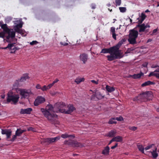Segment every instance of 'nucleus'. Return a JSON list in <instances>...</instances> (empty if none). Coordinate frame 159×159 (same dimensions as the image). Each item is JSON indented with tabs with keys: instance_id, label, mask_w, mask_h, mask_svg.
<instances>
[{
	"instance_id": "nucleus-26",
	"label": "nucleus",
	"mask_w": 159,
	"mask_h": 159,
	"mask_svg": "<svg viewBox=\"0 0 159 159\" xmlns=\"http://www.w3.org/2000/svg\"><path fill=\"white\" fill-rule=\"evenodd\" d=\"M114 141L116 142H121L122 141L123 139L122 137L120 136H117L113 138Z\"/></svg>"
},
{
	"instance_id": "nucleus-53",
	"label": "nucleus",
	"mask_w": 159,
	"mask_h": 159,
	"mask_svg": "<svg viewBox=\"0 0 159 159\" xmlns=\"http://www.w3.org/2000/svg\"><path fill=\"white\" fill-rule=\"evenodd\" d=\"M41 85L39 84H37L36 86V88L37 89H41Z\"/></svg>"
},
{
	"instance_id": "nucleus-62",
	"label": "nucleus",
	"mask_w": 159,
	"mask_h": 159,
	"mask_svg": "<svg viewBox=\"0 0 159 159\" xmlns=\"http://www.w3.org/2000/svg\"><path fill=\"white\" fill-rule=\"evenodd\" d=\"M68 141L66 140L64 141V143L65 144L68 145Z\"/></svg>"
},
{
	"instance_id": "nucleus-51",
	"label": "nucleus",
	"mask_w": 159,
	"mask_h": 159,
	"mask_svg": "<svg viewBox=\"0 0 159 159\" xmlns=\"http://www.w3.org/2000/svg\"><path fill=\"white\" fill-rule=\"evenodd\" d=\"M53 85V84L52 83L48 85L47 86L48 89H50Z\"/></svg>"
},
{
	"instance_id": "nucleus-10",
	"label": "nucleus",
	"mask_w": 159,
	"mask_h": 159,
	"mask_svg": "<svg viewBox=\"0 0 159 159\" xmlns=\"http://www.w3.org/2000/svg\"><path fill=\"white\" fill-rule=\"evenodd\" d=\"M65 109L64 111H63L64 112V113L70 114L75 110L76 109L72 105L69 104L67 106L66 105V108Z\"/></svg>"
},
{
	"instance_id": "nucleus-48",
	"label": "nucleus",
	"mask_w": 159,
	"mask_h": 159,
	"mask_svg": "<svg viewBox=\"0 0 159 159\" xmlns=\"http://www.w3.org/2000/svg\"><path fill=\"white\" fill-rule=\"evenodd\" d=\"M28 131H32L33 132L35 131V129L34 128H32V127H29V128H28Z\"/></svg>"
},
{
	"instance_id": "nucleus-28",
	"label": "nucleus",
	"mask_w": 159,
	"mask_h": 159,
	"mask_svg": "<svg viewBox=\"0 0 159 159\" xmlns=\"http://www.w3.org/2000/svg\"><path fill=\"white\" fill-rule=\"evenodd\" d=\"M44 142L47 144L48 145L50 143H53L52 138H49L44 139Z\"/></svg>"
},
{
	"instance_id": "nucleus-39",
	"label": "nucleus",
	"mask_w": 159,
	"mask_h": 159,
	"mask_svg": "<svg viewBox=\"0 0 159 159\" xmlns=\"http://www.w3.org/2000/svg\"><path fill=\"white\" fill-rule=\"evenodd\" d=\"M119 9L120 11L122 12H124L126 11V8L125 7H120Z\"/></svg>"
},
{
	"instance_id": "nucleus-5",
	"label": "nucleus",
	"mask_w": 159,
	"mask_h": 159,
	"mask_svg": "<svg viewBox=\"0 0 159 159\" xmlns=\"http://www.w3.org/2000/svg\"><path fill=\"white\" fill-rule=\"evenodd\" d=\"M138 32L134 29L131 30L129 31L128 41L130 44H134L137 43L136 39L138 37Z\"/></svg>"
},
{
	"instance_id": "nucleus-64",
	"label": "nucleus",
	"mask_w": 159,
	"mask_h": 159,
	"mask_svg": "<svg viewBox=\"0 0 159 159\" xmlns=\"http://www.w3.org/2000/svg\"><path fill=\"white\" fill-rule=\"evenodd\" d=\"M1 98L2 99L4 98L5 97V95H2L1 96Z\"/></svg>"
},
{
	"instance_id": "nucleus-55",
	"label": "nucleus",
	"mask_w": 159,
	"mask_h": 159,
	"mask_svg": "<svg viewBox=\"0 0 159 159\" xmlns=\"http://www.w3.org/2000/svg\"><path fill=\"white\" fill-rule=\"evenodd\" d=\"M60 44L62 45H63V46H67L68 45V43H63L62 42H60Z\"/></svg>"
},
{
	"instance_id": "nucleus-32",
	"label": "nucleus",
	"mask_w": 159,
	"mask_h": 159,
	"mask_svg": "<svg viewBox=\"0 0 159 159\" xmlns=\"http://www.w3.org/2000/svg\"><path fill=\"white\" fill-rule=\"evenodd\" d=\"M84 78H78L75 80V82H76L77 84H79L81 82L84 81Z\"/></svg>"
},
{
	"instance_id": "nucleus-31",
	"label": "nucleus",
	"mask_w": 159,
	"mask_h": 159,
	"mask_svg": "<svg viewBox=\"0 0 159 159\" xmlns=\"http://www.w3.org/2000/svg\"><path fill=\"white\" fill-rule=\"evenodd\" d=\"M15 44V43H10L8 45L7 47H2L1 48V49H5L7 48H8L9 49H11V48H13L14 47V44Z\"/></svg>"
},
{
	"instance_id": "nucleus-16",
	"label": "nucleus",
	"mask_w": 159,
	"mask_h": 159,
	"mask_svg": "<svg viewBox=\"0 0 159 159\" xmlns=\"http://www.w3.org/2000/svg\"><path fill=\"white\" fill-rule=\"evenodd\" d=\"M146 17L147 16L144 13L142 12L141 14V15L139 16V17L137 19L138 20V24H142Z\"/></svg>"
},
{
	"instance_id": "nucleus-37",
	"label": "nucleus",
	"mask_w": 159,
	"mask_h": 159,
	"mask_svg": "<svg viewBox=\"0 0 159 159\" xmlns=\"http://www.w3.org/2000/svg\"><path fill=\"white\" fill-rule=\"evenodd\" d=\"M15 31H14L15 32H17L18 33L21 34L22 33V30L19 29V28H16L15 27L14 28Z\"/></svg>"
},
{
	"instance_id": "nucleus-63",
	"label": "nucleus",
	"mask_w": 159,
	"mask_h": 159,
	"mask_svg": "<svg viewBox=\"0 0 159 159\" xmlns=\"http://www.w3.org/2000/svg\"><path fill=\"white\" fill-rule=\"evenodd\" d=\"M152 39H149L148 40L147 43H148V42H151L152 41Z\"/></svg>"
},
{
	"instance_id": "nucleus-61",
	"label": "nucleus",
	"mask_w": 159,
	"mask_h": 159,
	"mask_svg": "<svg viewBox=\"0 0 159 159\" xmlns=\"http://www.w3.org/2000/svg\"><path fill=\"white\" fill-rule=\"evenodd\" d=\"M114 141V140H113V138L110 141L108 145H110L112 142Z\"/></svg>"
},
{
	"instance_id": "nucleus-33",
	"label": "nucleus",
	"mask_w": 159,
	"mask_h": 159,
	"mask_svg": "<svg viewBox=\"0 0 159 159\" xmlns=\"http://www.w3.org/2000/svg\"><path fill=\"white\" fill-rule=\"evenodd\" d=\"M156 72H159V68H158L157 69L155 70L153 72H150V73L148 75V76L149 77H150L151 76H155V77H156V75H153V74H159V73H156Z\"/></svg>"
},
{
	"instance_id": "nucleus-24",
	"label": "nucleus",
	"mask_w": 159,
	"mask_h": 159,
	"mask_svg": "<svg viewBox=\"0 0 159 159\" xmlns=\"http://www.w3.org/2000/svg\"><path fill=\"white\" fill-rule=\"evenodd\" d=\"M61 137L63 138H71L72 139H73L75 138V135H68L67 134H62Z\"/></svg>"
},
{
	"instance_id": "nucleus-27",
	"label": "nucleus",
	"mask_w": 159,
	"mask_h": 159,
	"mask_svg": "<svg viewBox=\"0 0 159 159\" xmlns=\"http://www.w3.org/2000/svg\"><path fill=\"white\" fill-rule=\"evenodd\" d=\"M111 32L112 33V37L115 40H116V35L115 33V28L114 27H111Z\"/></svg>"
},
{
	"instance_id": "nucleus-1",
	"label": "nucleus",
	"mask_w": 159,
	"mask_h": 159,
	"mask_svg": "<svg viewBox=\"0 0 159 159\" xmlns=\"http://www.w3.org/2000/svg\"><path fill=\"white\" fill-rule=\"evenodd\" d=\"M54 108L52 105H48L45 109L42 108L41 111L50 123L56 125H59V122L57 120V116L53 113Z\"/></svg>"
},
{
	"instance_id": "nucleus-25",
	"label": "nucleus",
	"mask_w": 159,
	"mask_h": 159,
	"mask_svg": "<svg viewBox=\"0 0 159 159\" xmlns=\"http://www.w3.org/2000/svg\"><path fill=\"white\" fill-rule=\"evenodd\" d=\"M154 84L155 83L154 82L148 80L142 84L141 86L143 87L148 85Z\"/></svg>"
},
{
	"instance_id": "nucleus-50",
	"label": "nucleus",
	"mask_w": 159,
	"mask_h": 159,
	"mask_svg": "<svg viewBox=\"0 0 159 159\" xmlns=\"http://www.w3.org/2000/svg\"><path fill=\"white\" fill-rule=\"evenodd\" d=\"M73 140H70V141H68V145H73Z\"/></svg>"
},
{
	"instance_id": "nucleus-52",
	"label": "nucleus",
	"mask_w": 159,
	"mask_h": 159,
	"mask_svg": "<svg viewBox=\"0 0 159 159\" xmlns=\"http://www.w3.org/2000/svg\"><path fill=\"white\" fill-rule=\"evenodd\" d=\"M148 64V62H145V63H143L142 64V66H143L144 67H146L147 68Z\"/></svg>"
},
{
	"instance_id": "nucleus-6",
	"label": "nucleus",
	"mask_w": 159,
	"mask_h": 159,
	"mask_svg": "<svg viewBox=\"0 0 159 159\" xmlns=\"http://www.w3.org/2000/svg\"><path fill=\"white\" fill-rule=\"evenodd\" d=\"M19 98L18 95H14L12 91H9L7 93V103L12 102L11 104H16L18 102Z\"/></svg>"
},
{
	"instance_id": "nucleus-15",
	"label": "nucleus",
	"mask_w": 159,
	"mask_h": 159,
	"mask_svg": "<svg viewBox=\"0 0 159 159\" xmlns=\"http://www.w3.org/2000/svg\"><path fill=\"white\" fill-rule=\"evenodd\" d=\"M80 60L82 61L84 64H85L88 59V55L85 53L81 54L80 56Z\"/></svg>"
},
{
	"instance_id": "nucleus-49",
	"label": "nucleus",
	"mask_w": 159,
	"mask_h": 159,
	"mask_svg": "<svg viewBox=\"0 0 159 159\" xmlns=\"http://www.w3.org/2000/svg\"><path fill=\"white\" fill-rule=\"evenodd\" d=\"M116 119L118 121H121L123 120V118L121 116L116 117Z\"/></svg>"
},
{
	"instance_id": "nucleus-23",
	"label": "nucleus",
	"mask_w": 159,
	"mask_h": 159,
	"mask_svg": "<svg viewBox=\"0 0 159 159\" xmlns=\"http://www.w3.org/2000/svg\"><path fill=\"white\" fill-rule=\"evenodd\" d=\"M116 133V130H112L109 132L107 136L109 137H114Z\"/></svg>"
},
{
	"instance_id": "nucleus-34",
	"label": "nucleus",
	"mask_w": 159,
	"mask_h": 159,
	"mask_svg": "<svg viewBox=\"0 0 159 159\" xmlns=\"http://www.w3.org/2000/svg\"><path fill=\"white\" fill-rule=\"evenodd\" d=\"M138 149L142 153H144V148L141 145H137Z\"/></svg>"
},
{
	"instance_id": "nucleus-19",
	"label": "nucleus",
	"mask_w": 159,
	"mask_h": 159,
	"mask_svg": "<svg viewBox=\"0 0 159 159\" xmlns=\"http://www.w3.org/2000/svg\"><path fill=\"white\" fill-rule=\"evenodd\" d=\"M109 147L108 146H107L102 150V153L106 156L108 155H109Z\"/></svg>"
},
{
	"instance_id": "nucleus-3",
	"label": "nucleus",
	"mask_w": 159,
	"mask_h": 159,
	"mask_svg": "<svg viewBox=\"0 0 159 159\" xmlns=\"http://www.w3.org/2000/svg\"><path fill=\"white\" fill-rule=\"evenodd\" d=\"M1 28L3 29V31L0 32V37L4 38L5 37V34H7L8 35L6 36L7 40L6 41L10 42L8 40L10 38L13 39L15 37V32L13 29H10L8 28L6 24H2Z\"/></svg>"
},
{
	"instance_id": "nucleus-46",
	"label": "nucleus",
	"mask_w": 159,
	"mask_h": 159,
	"mask_svg": "<svg viewBox=\"0 0 159 159\" xmlns=\"http://www.w3.org/2000/svg\"><path fill=\"white\" fill-rule=\"evenodd\" d=\"M38 43V42L36 41H33L30 43V44L31 45L36 44Z\"/></svg>"
},
{
	"instance_id": "nucleus-17",
	"label": "nucleus",
	"mask_w": 159,
	"mask_h": 159,
	"mask_svg": "<svg viewBox=\"0 0 159 159\" xmlns=\"http://www.w3.org/2000/svg\"><path fill=\"white\" fill-rule=\"evenodd\" d=\"M32 111V109L30 108H28L25 109H21L20 110V113L21 114H30Z\"/></svg>"
},
{
	"instance_id": "nucleus-18",
	"label": "nucleus",
	"mask_w": 159,
	"mask_h": 159,
	"mask_svg": "<svg viewBox=\"0 0 159 159\" xmlns=\"http://www.w3.org/2000/svg\"><path fill=\"white\" fill-rule=\"evenodd\" d=\"M73 147H79L82 148L84 147V145L78 142L77 141L73 140Z\"/></svg>"
},
{
	"instance_id": "nucleus-8",
	"label": "nucleus",
	"mask_w": 159,
	"mask_h": 159,
	"mask_svg": "<svg viewBox=\"0 0 159 159\" xmlns=\"http://www.w3.org/2000/svg\"><path fill=\"white\" fill-rule=\"evenodd\" d=\"M66 108V105L63 102H60L56 103L54 105V108L57 110L56 112H57L59 111L62 113H64L63 111H65V109Z\"/></svg>"
},
{
	"instance_id": "nucleus-2",
	"label": "nucleus",
	"mask_w": 159,
	"mask_h": 159,
	"mask_svg": "<svg viewBox=\"0 0 159 159\" xmlns=\"http://www.w3.org/2000/svg\"><path fill=\"white\" fill-rule=\"evenodd\" d=\"M126 41V39L125 38L122 39L114 46V48L116 50H113L112 54L107 56L108 61H111L117 59H120L123 57V53L121 52V50H119V49L122 44Z\"/></svg>"
},
{
	"instance_id": "nucleus-41",
	"label": "nucleus",
	"mask_w": 159,
	"mask_h": 159,
	"mask_svg": "<svg viewBox=\"0 0 159 159\" xmlns=\"http://www.w3.org/2000/svg\"><path fill=\"white\" fill-rule=\"evenodd\" d=\"M115 2L116 4V6L118 5L119 6L120 5L121 3V0H116Z\"/></svg>"
},
{
	"instance_id": "nucleus-22",
	"label": "nucleus",
	"mask_w": 159,
	"mask_h": 159,
	"mask_svg": "<svg viewBox=\"0 0 159 159\" xmlns=\"http://www.w3.org/2000/svg\"><path fill=\"white\" fill-rule=\"evenodd\" d=\"M26 131V130H22L20 129H17L16 132V135L17 136H20L21 134L24 132Z\"/></svg>"
},
{
	"instance_id": "nucleus-12",
	"label": "nucleus",
	"mask_w": 159,
	"mask_h": 159,
	"mask_svg": "<svg viewBox=\"0 0 159 159\" xmlns=\"http://www.w3.org/2000/svg\"><path fill=\"white\" fill-rule=\"evenodd\" d=\"M29 76L28 75L25 74L20 79L18 80H16L14 84V86H18L19 85V82H24L25 81L26 79H29Z\"/></svg>"
},
{
	"instance_id": "nucleus-59",
	"label": "nucleus",
	"mask_w": 159,
	"mask_h": 159,
	"mask_svg": "<svg viewBox=\"0 0 159 159\" xmlns=\"http://www.w3.org/2000/svg\"><path fill=\"white\" fill-rule=\"evenodd\" d=\"M91 81L93 83H94V84H98V81H96L94 80H92Z\"/></svg>"
},
{
	"instance_id": "nucleus-42",
	"label": "nucleus",
	"mask_w": 159,
	"mask_h": 159,
	"mask_svg": "<svg viewBox=\"0 0 159 159\" xmlns=\"http://www.w3.org/2000/svg\"><path fill=\"white\" fill-rule=\"evenodd\" d=\"M60 136L54 138H52L53 142H55L56 141L60 139Z\"/></svg>"
},
{
	"instance_id": "nucleus-56",
	"label": "nucleus",
	"mask_w": 159,
	"mask_h": 159,
	"mask_svg": "<svg viewBox=\"0 0 159 159\" xmlns=\"http://www.w3.org/2000/svg\"><path fill=\"white\" fill-rule=\"evenodd\" d=\"M59 81V80L58 79H55L53 82L52 83L53 84V85H54V84H55L56 83H57V82H58V81Z\"/></svg>"
},
{
	"instance_id": "nucleus-4",
	"label": "nucleus",
	"mask_w": 159,
	"mask_h": 159,
	"mask_svg": "<svg viewBox=\"0 0 159 159\" xmlns=\"http://www.w3.org/2000/svg\"><path fill=\"white\" fill-rule=\"evenodd\" d=\"M153 97L152 93L151 91L143 92L134 99V101H139L141 102H146L151 100Z\"/></svg>"
},
{
	"instance_id": "nucleus-13",
	"label": "nucleus",
	"mask_w": 159,
	"mask_h": 159,
	"mask_svg": "<svg viewBox=\"0 0 159 159\" xmlns=\"http://www.w3.org/2000/svg\"><path fill=\"white\" fill-rule=\"evenodd\" d=\"M2 134H6L7 139L10 138L11 134V131L10 129H2Z\"/></svg>"
},
{
	"instance_id": "nucleus-29",
	"label": "nucleus",
	"mask_w": 159,
	"mask_h": 159,
	"mask_svg": "<svg viewBox=\"0 0 159 159\" xmlns=\"http://www.w3.org/2000/svg\"><path fill=\"white\" fill-rule=\"evenodd\" d=\"M95 97L98 99H101L104 98V96L100 92H98L95 94Z\"/></svg>"
},
{
	"instance_id": "nucleus-30",
	"label": "nucleus",
	"mask_w": 159,
	"mask_h": 159,
	"mask_svg": "<svg viewBox=\"0 0 159 159\" xmlns=\"http://www.w3.org/2000/svg\"><path fill=\"white\" fill-rule=\"evenodd\" d=\"M106 88L107 90L109 92H111L115 90V89L113 87H111L108 85L106 86Z\"/></svg>"
},
{
	"instance_id": "nucleus-40",
	"label": "nucleus",
	"mask_w": 159,
	"mask_h": 159,
	"mask_svg": "<svg viewBox=\"0 0 159 159\" xmlns=\"http://www.w3.org/2000/svg\"><path fill=\"white\" fill-rule=\"evenodd\" d=\"M128 128L130 130L133 131H135L137 129V127L135 126H129Z\"/></svg>"
},
{
	"instance_id": "nucleus-35",
	"label": "nucleus",
	"mask_w": 159,
	"mask_h": 159,
	"mask_svg": "<svg viewBox=\"0 0 159 159\" xmlns=\"http://www.w3.org/2000/svg\"><path fill=\"white\" fill-rule=\"evenodd\" d=\"M135 48L134 47H131L130 48H128L126 51L125 52V54H127L130 53L131 51L134 50Z\"/></svg>"
},
{
	"instance_id": "nucleus-7",
	"label": "nucleus",
	"mask_w": 159,
	"mask_h": 159,
	"mask_svg": "<svg viewBox=\"0 0 159 159\" xmlns=\"http://www.w3.org/2000/svg\"><path fill=\"white\" fill-rule=\"evenodd\" d=\"M18 91L21 96V98H28L30 95L33 94V93L30 90L26 89H18Z\"/></svg>"
},
{
	"instance_id": "nucleus-45",
	"label": "nucleus",
	"mask_w": 159,
	"mask_h": 159,
	"mask_svg": "<svg viewBox=\"0 0 159 159\" xmlns=\"http://www.w3.org/2000/svg\"><path fill=\"white\" fill-rule=\"evenodd\" d=\"M43 91H45L47 90L48 89V88L47 86H46V85H44L43 86V87L41 88V89Z\"/></svg>"
},
{
	"instance_id": "nucleus-57",
	"label": "nucleus",
	"mask_w": 159,
	"mask_h": 159,
	"mask_svg": "<svg viewBox=\"0 0 159 159\" xmlns=\"http://www.w3.org/2000/svg\"><path fill=\"white\" fill-rule=\"evenodd\" d=\"M157 29H154V30H153V32H152V33L151 34L152 35H153L157 31Z\"/></svg>"
},
{
	"instance_id": "nucleus-36",
	"label": "nucleus",
	"mask_w": 159,
	"mask_h": 159,
	"mask_svg": "<svg viewBox=\"0 0 159 159\" xmlns=\"http://www.w3.org/2000/svg\"><path fill=\"white\" fill-rule=\"evenodd\" d=\"M116 121L115 120V119L114 118H113L110 120L108 122V123L111 124H116Z\"/></svg>"
},
{
	"instance_id": "nucleus-14",
	"label": "nucleus",
	"mask_w": 159,
	"mask_h": 159,
	"mask_svg": "<svg viewBox=\"0 0 159 159\" xmlns=\"http://www.w3.org/2000/svg\"><path fill=\"white\" fill-rule=\"evenodd\" d=\"M113 50H116L114 48V46L109 48H103L102 49L101 53H109L111 54L113 52Z\"/></svg>"
},
{
	"instance_id": "nucleus-58",
	"label": "nucleus",
	"mask_w": 159,
	"mask_h": 159,
	"mask_svg": "<svg viewBox=\"0 0 159 159\" xmlns=\"http://www.w3.org/2000/svg\"><path fill=\"white\" fill-rule=\"evenodd\" d=\"M157 67H159V66L157 65H152L151 66V67L152 68H156Z\"/></svg>"
},
{
	"instance_id": "nucleus-9",
	"label": "nucleus",
	"mask_w": 159,
	"mask_h": 159,
	"mask_svg": "<svg viewBox=\"0 0 159 159\" xmlns=\"http://www.w3.org/2000/svg\"><path fill=\"white\" fill-rule=\"evenodd\" d=\"M150 26L149 25H146L144 23L139 24H138L136 26V27L139 28V32H145V33H148L149 31L148 29H146L147 28H149Z\"/></svg>"
},
{
	"instance_id": "nucleus-60",
	"label": "nucleus",
	"mask_w": 159,
	"mask_h": 159,
	"mask_svg": "<svg viewBox=\"0 0 159 159\" xmlns=\"http://www.w3.org/2000/svg\"><path fill=\"white\" fill-rule=\"evenodd\" d=\"M153 75H156L157 78L159 79V74H153Z\"/></svg>"
},
{
	"instance_id": "nucleus-54",
	"label": "nucleus",
	"mask_w": 159,
	"mask_h": 159,
	"mask_svg": "<svg viewBox=\"0 0 159 159\" xmlns=\"http://www.w3.org/2000/svg\"><path fill=\"white\" fill-rule=\"evenodd\" d=\"M118 146V143H115V145L114 146H112L111 148L112 149H114L117 147Z\"/></svg>"
},
{
	"instance_id": "nucleus-44",
	"label": "nucleus",
	"mask_w": 159,
	"mask_h": 159,
	"mask_svg": "<svg viewBox=\"0 0 159 159\" xmlns=\"http://www.w3.org/2000/svg\"><path fill=\"white\" fill-rule=\"evenodd\" d=\"M22 26V22H20L19 24H18L16 25L15 27L16 28H21Z\"/></svg>"
},
{
	"instance_id": "nucleus-43",
	"label": "nucleus",
	"mask_w": 159,
	"mask_h": 159,
	"mask_svg": "<svg viewBox=\"0 0 159 159\" xmlns=\"http://www.w3.org/2000/svg\"><path fill=\"white\" fill-rule=\"evenodd\" d=\"M17 136V135H16V133L14 135L12 136V138L10 140V141L11 142H13L14 141V140L16 139V136Z\"/></svg>"
},
{
	"instance_id": "nucleus-47",
	"label": "nucleus",
	"mask_w": 159,
	"mask_h": 159,
	"mask_svg": "<svg viewBox=\"0 0 159 159\" xmlns=\"http://www.w3.org/2000/svg\"><path fill=\"white\" fill-rule=\"evenodd\" d=\"M9 49L11 50V51L10 52H11V53H15V52L16 51L14 47V48H11V49Z\"/></svg>"
},
{
	"instance_id": "nucleus-38",
	"label": "nucleus",
	"mask_w": 159,
	"mask_h": 159,
	"mask_svg": "<svg viewBox=\"0 0 159 159\" xmlns=\"http://www.w3.org/2000/svg\"><path fill=\"white\" fill-rule=\"evenodd\" d=\"M153 146H154V144H151V145H149L147 146L144 149L146 151H147V150H149V149L151 148H152V147Z\"/></svg>"
},
{
	"instance_id": "nucleus-21",
	"label": "nucleus",
	"mask_w": 159,
	"mask_h": 159,
	"mask_svg": "<svg viewBox=\"0 0 159 159\" xmlns=\"http://www.w3.org/2000/svg\"><path fill=\"white\" fill-rule=\"evenodd\" d=\"M143 73L141 71L139 73L134 74L132 75H131V76L134 79H138L140 78L143 75Z\"/></svg>"
},
{
	"instance_id": "nucleus-20",
	"label": "nucleus",
	"mask_w": 159,
	"mask_h": 159,
	"mask_svg": "<svg viewBox=\"0 0 159 159\" xmlns=\"http://www.w3.org/2000/svg\"><path fill=\"white\" fill-rule=\"evenodd\" d=\"M157 150V148L156 147H155L154 149L152 150V151H147V152H149L151 153L152 157L153 158H156L158 156V154L156 152Z\"/></svg>"
},
{
	"instance_id": "nucleus-11",
	"label": "nucleus",
	"mask_w": 159,
	"mask_h": 159,
	"mask_svg": "<svg viewBox=\"0 0 159 159\" xmlns=\"http://www.w3.org/2000/svg\"><path fill=\"white\" fill-rule=\"evenodd\" d=\"M45 101L44 98L41 96H38L35 99L34 102V104L35 106H37L39 104L44 102Z\"/></svg>"
}]
</instances>
